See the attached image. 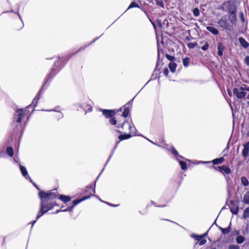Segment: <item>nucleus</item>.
<instances>
[{
    "instance_id": "obj_1",
    "label": "nucleus",
    "mask_w": 249,
    "mask_h": 249,
    "mask_svg": "<svg viewBox=\"0 0 249 249\" xmlns=\"http://www.w3.org/2000/svg\"><path fill=\"white\" fill-rule=\"evenodd\" d=\"M54 191L53 192L51 191L48 192L40 191L39 193V196L41 199L40 208L36 218V220H38L42 215L53 207V204L49 202L48 200L53 199L57 197V192L56 190Z\"/></svg>"
},
{
    "instance_id": "obj_2",
    "label": "nucleus",
    "mask_w": 249,
    "mask_h": 249,
    "mask_svg": "<svg viewBox=\"0 0 249 249\" xmlns=\"http://www.w3.org/2000/svg\"><path fill=\"white\" fill-rule=\"evenodd\" d=\"M247 91H249V87L245 84L234 88L233 89V94L235 95L238 99L244 98Z\"/></svg>"
},
{
    "instance_id": "obj_3",
    "label": "nucleus",
    "mask_w": 249,
    "mask_h": 249,
    "mask_svg": "<svg viewBox=\"0 0 249 249\" xmlns=\"http://www.w3.org/2000/svg\"><path fill=\"white\" fill-rule=\"evenodd\" d=\"M26 110L23 109H18L17 111V115L14 116L15 121L18 123H20L22 118L24 116V113Z\"/></svg>"
},
{
    "instance_id": "obj_4",
    "label": "nucleus",
    "mask_w": 249,
    "mask_h": 249,
    "mask_svg": "<svg viewBox=\"0 0 249 249\" xmlns=\"http://www.w3.org/2000/svg\"><path fill=\"white\" fill-rule=\"evenodd\" d=\"M219 171L223 174L228 180L227 175L230 174L231 172L230 168L228 166L224 165L221 167H219Z\"/></svg>"
},
{
    "instance_id": "obj_5",
    "label": "nucleus",
    "mask_w": 249,
    "mask_h": 249,
    "mask_svg": "<svg viewBox=\"0 0 249 249\" xmlns=\"http://www.w3.org/2000/svg\"><path fill=\"white\" fill-rule=\"evenodd\" d=\"M206 233L202 235H195L194 237L196 240L199 241V245L202 246L206 243V240L205 239Z\"/></svg>"
},
{
    "instance_id": "obj_6",
    "label": "nucleus",
    "mask_w": 249,
    "mask_h": 249,
    "mask_svg": "<svg viewBox=\"0 0 249 249\" xmlns=\"http://www.w3.org/2000/svg\"><path fill=\"white\" fill-rule=\"evenodd\" d=\"M103 114L107 118H110L112 117L115 114V112L113 110H109V109H102V110Z\"/></svg>"
},
{
    "instance_id": "obj_7",
    "label": "nucleus",
    "mask_w": 249,
    "mask_h": 249,
    "mask_svg": "<svg viewBox=\"0 0 249 249\" xmlns=\"http://www.w3.org/2000/svg\"><path fill=\"white\" fill-rule=\"evenodd\" d=\"M220 27L227 29H228L229 24L227 22V19L225 18H221L218 22Z\"/></svg>"
},
{
    "instance_id": "obj_8",
    "label": "nucleus",
    "mask_w": 249,
    "mask_h": 249,
    "mask_svg": "<svg viewBox=\"0 0 249 249\" xmlns=\"http://www.w3.org/2000/svg\"><path fill=\"white\" fill-rule=\"evenodd\" d=\"M223 4L227 5V8L228 12L236 8V7L234 3L232 2L230 0L227 1L226 2H224Z\"/></svg>"
},
{
    "instance_id": "obj_9",
    "label": "nucleus",
    "mask_w": 249,
    "mask_h": 249,
    "mask_svg": "<svg viewBox=\"0 0 249 249\" xmlns=\"http://www.w3.org/2000/svg\"><path fill=\"white\" fill-rule=\"evenodd\" d=\"M225 49L224 45L222 42H219L217 44L218 55L221 56L223 54V51Z\"/></svg>"
},
{
    "instance_id": "obj_10",
    "label": "nucleus",
    "mask_w": 249,
    "mask_h": 249,
    "mask_svg": "<svg viewBox=\"0 0 249 249\" xmlns=\"http://www.w3.org/2000/svg\"><path fill=\"white\" fill-rule=\"evenodd\" d=\"M249 152V142H247L244 145V149L242 150V154L244 157L248 156Z\"/></svg>"
},
{
    "instance_id": "obj_11",
    "label": "nucleus",
    "mask_w": 249,
    "mask_h": 249,
    "mask_svg": "<svg viewBox=\"0 0 249 249\" xmlns=\"http://www.w3.org/2000/svg\"><path fill=\"white\" fill-rule=\"evenodd\" d=\"M240 45L244 48H247L249 46V43L242 37H240L238 39Z\"/></svg>"
},
{
    "instance_id": "obj_12",
    "label": "nucleus",
    "mask_w": 249,
    "mask_h": 249,
    "mask_svg": "<svg viewBox=\"0 0 249 249\" xmlns=\"http://www.w3.org/2000/svg\"><path fill=\"white\" fill-rule=\"evenodd\" d=\"M41 89H40L38 93V94L36 95V96L35 97V98L34 99L33 102H32V105H30L29 106H28L27 108H29L32 105L34 106V107H36L37 104V102H38V101L39 99V94L41 92Z\"/></svg>"
},
{
    "instance_id": "obj_13",
    "label": "nucleus",
    "mask_w": 249,
    "mask_h": 249,
    "mask_svg": "<svg viewBox=\"0 0 249 249\" xmlns=\"http://www.w3.org/2000/svg\"><path fill=\"white\" fill-rule=\"evenodd\" d=\"M91 196V195H89V196H85L80 199L74 200V201H73V205L72 206H73V207H74V206H75L76 205H77L81 202H82L86 199L89 198Z\"/></svg>"
},
{
    "instance_id": "obj_14",
    "label": "nucleus",
    "mask_w": 249,
    "mask_h": 249,
    "mask_svg": "<svg viewBox=\"0 0 249 249\" xmlns=\"http://www.w3.org/2000/svg\"><path fill=\"white\" fill-rule=\"evenodd\" d=\"M20 170L23 176H24L26 179L28 178H30V180L31 181V179L30 178V177L28 175V172L26 168L24 166L20 165Z\"/></svg>"
},
{
    "instance_id": "obj_15",
    "label": "nucleus",
    "mask_w": 249,
    "mask_h": 249,
    "mask_svg": "<svg viewBox=\"0 0 249 249\" xmlns=\"http://www.w3.org/2000/svg\"><path fill=\"white\" fill-rule=\"evenodd\" d=\"M231 222L230 223L229 226L227 228H223L221 227H218L219 229L221 231L222 234H228L231 230Z\"/></svg>"
},
{
    "instance_id": "obj_16",
    "label": "nucleus",
    "mask_w": 249,
    "mask_h": 249,
    "mask_svg": "<svg viewBox=\"0 0 249 249\" xmlns=\"http://www.w3.org/2000/svg\"><path fill=\"white\" fill-rule=\"evenodd\" d=\"M206 29L214 35H217L219 34L218 31L213 27L207 26Z\"/></svg>"
},
{
    "instance_id": "obj_17",
    "label": "nucleus",
    "mask_w": 249,
    "mask_h": 249,
    "mask_svg": "<svg viewBox=\"0 0 249 249\" xmlns=\"http://www.w3.org/2000/svg\"><path fill=\"white\" fill-rule=\"evenodd\" d=\"M58 63V62H55L54 64V65H53V68L51 69V72L50 73V74H49L47 76V77L46 78V80L45 81V83L48 81V80L50 79V78H52L54 75L55 74H53V71L54 70V67H55L56 66V65Z\"/></svg>"
},
{
    "instance_id": "obj_18",
    "label": "nucleus",
    "mask_w": 249,
    "mask_h": 249,
    "mask_svg": "<svg viewBox=\"0 0 249 249\" xmlns=\"http://www.w3.org/2000/svg\"><path fill=\"white\" fill-rule=\"evenodd\" d=\"M59 199L65 203L71 200V197L70 196L62 195L59 196Z\"/></svg>"
},
{
    "instance_id": "obj_19",
    "label": "nucleus",
    "mask_w": 249,
    "mask_h": 249,
    "mask_svg": "<svg viewBox=\"0 0 249 249\" xmlns=\"http://www.w3.org/2000/svg\"><path fill=\"white\" fill-rule=\"evenodd\" d=\"M131 137V135L130 134H122L119 136L118 138L120 140V141L129 139Z\"/></svg>"
},
{
    "instance_id": "obj_20",
    "label": "nucleus",
    "mask_w": 249,
    "mask_h": 249,
    "mask_svg": "<svg viewBox=\"0 0 249 249\" xmlns=\"http://www.w3.org/2000/svg\"><path fill=\"white\" fill-rule=\"evenodd\" d=\"M177 66V64L174 62H170L169 64V68L172 72H174L176 71Z\"/></svg>"
},
{
    "instance_id": "obj_21",
    "label": "nucleus",
    "mask_w": 249,
    "mask_h": 249,
    "mask_svg": "<svg viewBox=\"0 0 249 249\" xmlns=\"http://www.w3.org/2000/svg\"><path fill=\"white\" fill-rule=\"evenodd\" d=\"M235 240L237 244H241L245 241V238L242 235H239L237 236Z\"/></svg>"
},
{
    "instance_id": "obj_22",
    "label": "nucleus",
    "mask_w": 249,
    "mask_h": 249,
    "mask_svg": "<svg viewBox=\"0 0 249 249\" xmlns=\"http://www.w3.org/2000/svg\"><path fill=\"white\" fill-rule=\"evenodd\" d=\"M243 202L246 204H249V191L244 196Z\"/></svg>"
},
{
    "instance_id": "obj_23",
    "label": "nucleus",
    "mask_w": 249,
    "mask_h": 249,
    "mask_svg": "<svg viewBox=\"0 0 249 249\" xmlns=\"http://www.w3.org/2000/svg\"><path fill=\"white\" fill-rule=\"evenodd\" d=\"M241 181L242 184L244 186H247L249 184V182L248 181V179L246 177L243 176L241 178Z\"/></svg>"
},
{
    "instance_id": "obj_24",
    "label": "nucleus",
    "mask_w": 249,
    "mask_h": 249,
    "mask_svg": "<svg viewBox=\"0 0 249 249\" xmlns=\"http://www.w3.org/2000/svg\"><path fill=\"white\" fill-rule=\"evenodd\" d=\"M224 161V158L221 157L218 159H215L213 160V164H218L222 163Z\"/></svg>"
},
{
    "instance_id": "obj_25",
    "label": "nucleus",
    "mask_w": 249,
    "mask_h": 249,
    "mask_svg": "<svg viewBox=\"0 0 249 249\" xmlns=\"http://www.w3.org/2000/svg\"><path fill=\"white\" fill-rule=\"evenodd\" d=\"M7 154L11 157L14 155L13 149L11 147H7L6 149Z\"/></svg>"
},
{
    "instance_id": "obj_26",
    "label": "nucleus",
    "mask_w": 249,
    "mask_h": 249,
    "mask_svg": "<svg viewBox=\"0 0 249 249\" xmlns=\"http://www.w3.org/2000/svg\"><path fill=\"white\" fill-rule=\"evenodd\" d=\"M126 105H127V104L124 106V109L122 115L124 117H126L128 115V114L129 112V108H128V107H126Z\"/></svg>"
},
{
    "instance_id": "obj_27",
    "label": "nucleus",
    "mask_w": 249,
    "mask_h": 249,
    "mask_svg": "<svg viewBox=\"0 0 249 249\" xmlns=\"http://www.w3.org/2000/svg\"><path fill=\"white\" fill-rule=\"evenodd\" d=\"M190 59L189 57H186L183 59V64L185 67H188L190 64Z\"/></svg>"
},
{
    "instance_id": "obj_28",
    "label": "nucleus",
    "mask_w": 249,
    "mask_h": 249,
    "mask_svg": "<svg viewBox=\"0 0 249 249\" xmlns=\"http://www.w3.org/2000/svg\"><path fill=\"white\" fill-rule=\"evenodd\" d=\"M119 142H118L116 143V144L115 146H114V147L113 148V150H112V152H111V154L110 155L109 157V158H108V160H107V162H106V164H105V166L107 164V163L108 162L109 160H110V159H111V157H112V156H113V153H114V151H115V150L116 148H117V145H118V144L119 143Z\"/></svg>"
},
{
    "instance_id": "obj_29",
    "label": "nucleus",
    "mask_w": 249,
    "mask_h": 249,
    "mask_svg": "<svg viewBox=\"0 0 249 249\" xmlns=\"http://www.w3.org/2000/svg\"><path fill=\"white\" fill-rule=\"evenodd\" d=\"M128 125L129 126V129L130 132L132 133L133 134H135L136 133V129L135 127V126H134V125H131L130 124H129L128 123Z\"/></svg>"
},
{
    "instance_id": "obj_30",
    "label": "nucleus",
    "mask_w": 249,
    "mask_h": 249,
    "mask_svg": "<svg viewBox=\"0 0 249 249\" xmlns=\"http://www.w3.org/2000/svg\"><path fill=\"white\" fill-rule=\"evenodd\" d=\"M193 13L195 17H197L200 15V11L198 8H195L193 10Z\"/></svg>"
},
{
    "instance_id": "obj_31",
    "label": "nucleus",
    "mask_w": 249,
    "mask_h": 249,
    "mask_svg": "<svg viewBox=\"0 0 249 249\" xmlns=\"http://www.w3.org/2000/svg\"><path fill=\"white\" fill-rule=\"evenodd\" d=\"M179 164L182 170H185L187 169V164L183 161H179Z\"/></svg>"
},
{
    "instance_id": "obj_32",
    "label": "nucleus",
    "mask_w": 249,
    "mask_h": 249,
    "mask_svg": "<svg viewBox=\"0 0 249 249\" xmlns=\"http://www.w3.org/2000/svg\"><path fill=\"white\" fill-rule=\"evenodd\" d=\"M243 217L244 218H249V208L245 209L243 213Z\"/></svg>"
},
{
    "instance_id": "obj_33",
    "label": "nucleus",
    "mask_w": 249,
    "mask_h": 249,
    "mask_svg": "<svg viewBox=\"0 0 249 249\" xmlns=\"http://www.w3.org/2000/svg\"><path fill=\"white\" fill-rule=\"evenodd\" d=\"M196 42H190L187 44V46L189 49H193L197 45Z\"/></svg>"
},
{
    "instance_id": "obj_34",
    "label": "nucleus",
    "mask_w": 249,
    "mask_h": 249,
    "mask_svg": "<svg viewBox=\"0 0 249 249\" xmlns=\"http://www.w3.org/2000/svg\"><path fill=\"white\" fill-rule=\"evenodd\" d=\"M134 7H139V5L137 3H136L135 2L133 1L132 2L129 6H128L127 9L134 8Z\"/></svg>"
},
{
    "instance_id": "obj_35",
    "label": "nucleus",
    "mask_w": 249,
    "mask_h": 249,
    "mask_svg": "<svg viewBox=\"0 0 249 249\" xmlns=\"http://www.w3.org/2000/svg\"><path fill=\"white\" fill-rule=\"evenodd\" d=\"M230 21L232 24H235L237 21L236 16L231 17Z\"/></svg>"
},
{
    "instance_id": "obj_36",
    "label": "nucleus",
    "mask_w": 249,
    "mask_h": 249,
    "mask_svg": "<svg viewBox=\"0 0 249 249\" xmlns=\"http://www.w3.org/2000/svg\"><path fill=\"white\" fill-rule=\"evenodd\" d=\"M228 249H240L238 245L231 244L229 246Z\"/></svg>"
},
{
    "instance_id": "obj_37",
    "label": "nucleus",
    "mask_w": 249,
    "mask_h": 249,
    "mask_svg": "<svg viewBox=\"0 0 249 249\" xmlns=\"http://www.w3.org/2000/svg\"><path fill=\"white\" fill-rule=\"evenodd\" d=\"M236 12L237 9L236 8L235 9L232 10L231 11H230L228 12L230 14V17H232L233 16H236Z\"/></svg>"
},
{
    "instance_id": "obj_38",
    "label": "nucleus",
    "mask_w": 249,
    "mask_h": 249,
    "mask_svg": "<svg viewBox=\"0 0 249 249\" xmlns=\"http://www.w3.org/2000/svg\"><path fill=\"white\" fill-rule=\"evenodd\" d=\"M231 211L232 214H237L238 213V207H237L235 208H231Z\"/></svg>"
},
{
    "instance_id": "obj_39",
    "label": "nucleus",
    "mask_w": 249,
    "mask_h": 249,
    "mask_svg": "<svg viewBox=\"0 0 249 249\" xmlns=\"http://www.w3.org/2000/svg\"><path fill=\"white\" fill-rule=\"evenodd\" d=\"M209 44L208 42H206L205 44L201 47V49L203 51H206L208 49Z\"/></svg>"
},
{
    "instance_id": "obj_40",
    "label": "nucleus",
    "mask_w": 249,
    "mask_h": 249,
    "mask_svg": "<svg viewBox=\"0 0 249 249\" xmlns=\"http://www.w3.org/2000/svg\"><path fill=\"white\" fill-rule=\"evenodd\" d=\"M240 18L242 23H244L245 22V19L244 14L243 12H240Z\"/></svg>"
},
{
    "instance_id": "obj_41",
    "label": "nucleus",
    "mask_w": 249,
    "mask_h": 249,
    "mask_svg": "<svg viewBox=\"0 0 249 249\" xmlns=\"http://www.w3.org/2000/svg\"><path fill=\"white\" fill-rule=\"evenodd\" d=\"M109 121V123L112 125H115L117 123V121H116V119L114 118H113L112 117L110 118Z\"/></svg>"
},
{
    "instance_id": "obj_42",
    "label": "nucleus",
    "mask_w": 249,
    "mask_h": 249,
    "mask_svg": "<svg viewBox=\"0 0 249 249\" xmlns=\"http://www.w3.org/2000/svg\"><path fill=\"white\" fill-rule=\"evenodd\" d=\"M156 4H157V5L160 6V7H161L162 8H164V3H163L162 0H157Z\"/></svg>"
},
{
    "instance_id": "obj_43",
    "label": "nucleus",
    "mask_w": 249,
    "mask_h": 249,
    "mask_svg": "<svg viewBox=\"0 0 249 249\" xmlns=\"http://www.w3.org/2000/svg\"><path fill=\"white\" fill-rule=\"evenodd\" d=\"M166 57L170 61H173L175 59L174 56L168 54H166Z\"/></svg>"
},
{
    "instance_id": "obj_44",
    "label": "nucleus",
    "mask_w": 249,
    "mask_h": 249,
    "mask_svg": "<svg viewBox=\"0 0 249 249\" xmlns=\"http://www.w3.org/2000/svg\"><path fill=\"white\" fill-rule=\"evenodd\" d=\"M73 208V206L68 207L66 209L62 210V212H67V211L71 212L72 211Z\"/></svg>"
},
{
    "instance_id": "obj_45",
    "label": "nucleus",
    "mask_w": 249,
    "mask_h": 249,
    "mask_svg": "<svg viewBox=\"0 0 249 249\" xmlns=\"http://www.w3.org/2000/svg\"><path fill=\"white\" fill-rule=\"evenodd\" d=\"M169 71L167 68H164L163 71V74L165 75V76H167L168 75Z\"/></svg>"
},
{
    "instance_id": "obj_46",
    "label": "nucleus",
    "mask_w": 249,
    "mask_h": 249,
    "mask_svg": "<svg viewBox=\"0 0 249 249\" xmlns=\"http://www.w3.org/2000/svg\"><path fill=\"white\" fill-rule=\"evenodd\" d=\"M245 62L247 65L249 66V56H247L245 57Z\"/></svg>"
},
{
    "instance_id": "obj_47",
    "label": "nucleus",
    "mask_w": 249,
    "mask_h": 249,
    "mask_svg": "<svg viewBox=\"0 0 249 249\" xmlns=\"http://www.w3.org/2000/svg\"><path fill=\"white\" fill-rule=\"evenodd\" d=\"M172 153L176 156L178 155V152L174 147L172 148Z\"/></svg>"
},
{
    "instance_id": "obj_48",
    "label": "nucleus",
    "mask_w": 249,
    "mask_h": 249,
    "mask_svg": "<svg viewBox=\"0 0 249 249\" xmlns=\"http://www.w3.org/2000/svg\"><path fill=\"white\" fill-rule=\"evenodd\" d=\"M125 124H128V122H124V123H123L120 126L119 125H118L117 126V127L118 128H119V127H121L122 128H124V125Z\"/></svg>"
},
{
    "instance_id": "obj_49",
    "label": "nucleus",
    "mask_w": 249,
    "mask_h": 249,
    "mask_svg": "<svg viewBox=\"0 0 249 249\" xmlns=\"http://www.w3.org/2000/svg\"><path fill=\"white\" fill-rule=\"evenodd\" d=\"M240 231H234V232H233V235H237V236H239L240 235Z\"/></svg>"
},
{
    "instance_id": "obj_50",
    "label": "nucleus",
    "mask_w": 249,
    "mask_h": 249,
    "mask_svg": "<svg viewBox=\"0 0 249 249\" xmlns=\"http://www.w3.org/2000/svg\"><path fill=\"white\" fill-rule=\"evenodd\" d=\"M98 178H99V176H98L97 178H96V180L95 181V183H94V189H93V190L94 193H95V188L96 182L97 180L98 179Z\"/></svg>"
},
{
    "instance_id": "obj_51",
    "label": "nucleus",
    "mask_w": 249,
    "mask_h": 249,
    "mask_svg": "<svg viewBox=\"0 0 249 249\" xmlns=\"http://www.w3.org/2000/svg\"><path fill=\"white\" fill-rule=\"evenodd\" d=\"M87 110L88 111H91L92 110V107H91L89 106H88V108H87Z\"/></svg>"
},
{
    "instance_id": "obj_52",
    "label": "nucleus",
    "mask_w": 249,
    "mask_h": 249,
    "mask_svg": "<svg viewBox=\"0 0 249 249\" xmlns=\"http://www.w3.org/2000/svg\"><path fill=\"white\" fill-rule=\"evenodd\" d=\"M228 94L230 96H232V92L231 91V90H228Z\"/></svg>"
},
{
    "instance_id": "obj_53",
    "label": "nucleus",
    "mask_w": 249,
    "mask_h": 249,
    "mask_svg": "<svg viewBox=\"0 0 249 249\" xmlns=\"http://www.w3.org/2000/svg\"><path fill=\"white\" fill-rule=\"evenodd\" d=\"M37 220H36V219L35 220H34V221H33L32 222V227H33V225L36 223V222Z\"/></svg>"
},
{
    "instance_id": "obj_54",
    "label": "nucleus",
    "mask_w": 249,
    "mask_h": 249,
    "mask_svg": "<svg viewBox=\"0 0 249 249\" xmlns=\"http://www.w3.org/2000/svg\"><path fill=\"white\" fill-rule=\"evenodd\" d=\"M59 212H62V210H57L56 211H55L54 213H58Z\"/></svg>"
},
{
    "instance_id": "obj_55",
    "label": "nucleus",
    "mask_w": 249,
    "mask_h": 249,
    "mask_svg": "<svg viewBox=\"0 0 249 249\" xmlns=\"http://www.w3.org/2000/svg\"><path fill=\"white\" fill-rule=\"evenodd\" d=\"M149 1V2H151L152 3H154V0H147Z\"/></svg>"
},
{
    "instance_id": "obj_56",
    "label": "nucleus",
    "mask_w": 249,
    "mask_h": 249,
    "mask_svg": "<svg viewBox=\"0 0 249 249\" xmlns=\"http://www.w3.org/2000/svg\"><path fill=\"white\" fill-rule=\"evenodd\" d=\"M186 39L187 40H188V41H189V40H190V37H188V36H187V37H186Z\"/></svg>"
},
{
    "instance_id": "obj_57",
    "label": "nucleus",
    "mask_w": 249,
    "mask_h": 249,
    "mask_svg": "<svg viewBox=\"0 0 249 249\" xmlns=\"http://www.w3.org/2000/svg\"><path fill=\"white\" fill-rule=\"evenodd\" d=\"M219 166H218V167H215V169L216 170H218V171H219Z\"/></svg>"
},
{
    "instance_id": "obj_58",
    "label": "nucleus",
    "mask_w": 249,
    "mask_h": 249,
    "mask_svg": "<svg viewBox=\"0 0 249 249\" xmlns=\"http://www.w3.org/2000/svg\"><path fill=\"white\" fill-rule=\"evenodd\" d=\"M34 185L38 190H39V188L35 184H34Z\"/></svg>"
},
{
    "instance_id": "obj_59",
    "label": "nucleus",
    "mask_w": 249,
    "mask_h": 249,
    "mask_svg": "<svg viewBox=\"0 0 249 249\" xmlns=\"http://www.w3.org/2000/svg\"><path fill=\"white\" fill-rule=\"evenodd\" d=\"M92 185H89V186H88L87 188H89V189H91L92 188Z\"/></svg>"
},
{
    "instance_id": "obj_60",
    "label": "nucleus",
    "mask_w": 249,
    "mask_h": 249,
    "mask_svg": "<svg viewBox=\"0 0 249 249\" xmlns=\"http://www.w3.org/2000/svg\"><path fill=\"white\" fill-rule=\"evenodd\" d=\"M18 15L19 18H20V19H21V18L20 17V15H19V14L18 13Z\"/></svg>"
},
{
    "instance_id": "obj_61",
    "label": "nucleus",
    "mask_w": 249,
    "mask_h": 249,
    "mask_svg": "<svg viewBox=\"0 0 249 249\" xmlns=\"http://www.w3.org/2000/svg\"><path fill=\"white\" fill-rule=\"evenodd\" d=\"M108 204H109V205L110 206H115L116 205H113L112 204H109V203H107Z\"/></svg>"
},
{
    "instance_id": "obj_62",
    "label": "nucleus",
    "mask_w": 249,
    "mask_h": 249,
    "mask_svg": "<svg viewBox=\"0 0 249 249\" xmlns=\"http://www.w3.org/2000/svg\"><path fill=\"white\" fill-rule=\"evenodd\" d=\"M159 56H160V54H159V52H158V57H159Z\"/></svg>"
},
{
    "instance_id": "obj_63",
    "label": "nucleus",
    "mask_w": 249,
    "mask_h": 249,
    "mask_svg": "<svg viewBox=\"0 0 249 249\" xmlns=\"http://www.w3.org/2000/svg\"><path fill=\"white\" fill-rule=\"evenodd\" d=\"M179 157H180L181 158L183 159V157L182 156H179Z\"/></svg>"
},
{
    "instance_id": "obj_64",
    "label": "nucleus",
    "mask_w": 249,
    "mask_h": 249,
    "mask_svg": "<svg viewBox=\"0 0 249 249\" xmlns=\"http://www.w3.org/2000/svg\"><path fill=\"white\" fill-rule=\"evenodd\" d=\"M233 203V201H231V203Z\"/></svg>"
}]
</instances>
